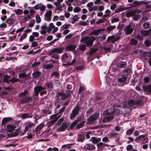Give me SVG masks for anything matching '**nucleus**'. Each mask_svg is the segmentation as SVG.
Wrapping results in <instances>:
<instances>
[{"label": "nucleus", "mask_w": 151, "mask_h": 151, "mask_svg": "<svg viewBox=\"0 0 151 151\" xmlns=\"http://www.w3.org/2000/svg\"><path fill=\"white\" fill-rule=\"evenodd\" d=\"M13 12L17 15H21L23 13L25 15L24 17L22 19V22H25L28 21L31 17L32 16L35 12V11L33 9H30L29 11L27 10H23L20 9H15Z\"/></svg>", "instance_id": "f257e3e1"}, {"label": "nucleus", "mask_w": 151, "mask_h": 151, "mask_svg": "<svg viewBox=\"0 0 151 151\" xmlns=\"http://www.w3.org/2000/svg\"><path fill=\"white\" fill-rule=\"evenodd\" d=\"M144 104L142 100L135 101L133 100H131L129 101L127 103L124 102L123 104L125 105L124 107L129 108H137L139 106L142 105Z\"/></svg>", "instance_id": "f03ea898"}, {"label": "nucleus", "mask_w": 151, "mask_h": 151, "mask_svg": "<svg viewBox=\"0 0 151 151\" xmlns=\"http://www.w3.org/2000/svg\"><path fill=\"white\" fill-rule=\"evenodd\" d=\"M114 109H108L104 111V115L106 116H107L103 119V122H105L109 121L113 118L114 116L113 115V114L114 113H116V114L117 113L114 110Z\"/></svg>", "instance_id": "7ed1b4c3"}, {"label": "nucleus", "mask_w": 151, "mask_h": 151, "mask_svg": "<svg viewBox=\"0 0 151 151\" xmlns=\"http://www.w3.org/2000/svg\"><path fill=\"white\" fill-rule=\"evenodd\" d=\"M95 39V38L93 37L87 36L82 38L81 39V41L86 44L87 46H91L92 45L93 42Z\"/></svg>", "instance_id": "20e7f679"}, {"label": "nucleus", "mask_w": 151, "mask_h": 151, "mask_svg": "<svg viewBox=\"0 0 151 151\" xmlns=\"http://www.w3.org/2000/svg\"><path fill=\"white\" fill-rule=\"evenodd\" d=\"M45 88V87H43L40 86H35L34 88L35 91V95L37 96L40 92V94L41 95H42L44 93H46V91L44 90Z\"/></svg>", "instance_id": "39448f33"}, {"label": "nucleus", "mask_w": 151, "mask_h": 151, "mask_svg": "<svg viewBox=\"0 0 151 151\" xmlns=\"http://www.w3.org/2000/svg\"><path fill=\"white\" fill-rule=\"evenodd\" d=\"M99 115V113L94 114L88 119L87 123L90 124H92L98 118Z\"/></svg>", "instance_id": "423d86ee"}, {"label": "nucleus", "mask_w": 151, "mask_h": 151, "mask_svg": "<svg viewBox=\"0 0 151 151\" xmlns=\"http://www.w3.org/2000/svg\"><path fill=\"white\" fill-rule=\"evenodd\" d=\"M52 14V12L51 10H47L44 15V20L47 21H50Z\"/></svg>", "instance_id": "0eeeda50"}, {"label": "nucleus", "mask_w": 151, "mask_h": 151, "mask_svg": "<svg viewBox=\"0 0 151 151\" xmlns=\"http://www.w3.org/2000/svg\"><path fill=\"white\" fill-rule=\"evenodd\" d=\"M60 116L58 117L56 115H53L50 116V118L53 119L52 120L50 121L47 122V125L48 127H50L53 125V124L58 120V118Z\"/></svg>", "instance_id": "6e6552de"}, {"label": "nucleus", "mask_w": 151, "mask_h": 151, "mask_svg": "<svg viewBox=\"0 0 151 151\" xmlns=\"http://www.w3.org/2000/svg\"><path fill=\"white\" fill-rule=\"evenodd\" d=\"M138 141H142V143L144 144L147 142L148 139L147 137L145 135H141L136 137L135 139V141L136 142Z\"/></svg>", "instance_id": "1a4fd4ad"}, {"label": "nucleus", "mask_w": 151, "mask_h": 151, "mask_svg": "<svg viewBox=\"0 0 151 151\" xmlns=\"http://www.w3.org/2000/svg\"><path fill=\"white\" fill-rule=\"evenodd\" d=\"M134 27L131 24L128 25L124 29L125 34L127 35L131 34L134 30Z\"/></svg>", "instance_id": "9d476101"}, {"label": "nucleus", "mask_w": 151, "mask_h": 151, "mask_svg": "<svg viewBox=\"0 0 151 151\" xmlns=\"http://www.w3.org/2000/svg\"><path fill=\"white\" fill-rule=\"evenodd\" d=\"M143 89L146 94H151V84L146 86H143Z\"/></svg>", "instance_id": "9b49d317"}, {"label": "nucleus", "mask_w": 151, "mask_h": 151, "mask_svg": "<svg viewBox=\"0 0 151 151\" xmlns=\"http://www.w3.org/2000/svg\"><path fill=\"white\" fill-rule=\"evenodd\" d=\"M64 49V47L56 48L52 49L51 51V54L54 53H61L63 52Z\"/></svg>", "instance_id": "f8f14e48"}, {"label": "nucleus", "mask_w": 151, "mask_h": 151, "mask_svg": "<svg viewBox=\"0 0 151 151\" xmlns=\"http://www.w3.org/2000/svg\"><path fill=\"white\" fill-rule=\"evenodd\" d=\"M67 127V124L65 123H63L62 126L57 129L56 131L58 132L65 131Z\"/></svg>", "instance_id": "ddd939ff"}, {"label": "nucleus", "mask_w": 151, "mask_h": 151, "mask_svg": "<svg viewBox=\"0 0 151 151\" xmlns=\"http://www.w3.org/2000/svg\"><path fill=\"white\" fill-rule=\"evenodd\" d=\"M79 109V108L78 106H76L75 109H73L72 112L70 116V117L71 118L75 116L78 114Z\"/></svg>", "instance_id": "4468645a"}, {"label": "nucleus", "mask_w": 151, "mask_h": 151, "mask_svg": "<svg viewBox=\"0 0 151 151\" xmlns=\"http://www.w3.org/2000/svg\"><path fill=\"white\" fill-rule=\"evenodd\" d=\"M119 38V37L118 36H117L116 37H115L114 36H109L108 37L107 40L111 41V42H114L117 41Z\"/></svg>", "instance_id": "2eb2a0df"}, {"label": "nucleus", "mask_w": 151, "mask_h": 151, "mask_svg": "<svg viewBox=\"0 0 151 151\" xmlns=\"http://www.w3.org/2000/svg\"><path fill=\"white\" fill-rule=\"evenodd\" d=\"M49 29L51 30L53 29L52 30L53 33L56 32L58 30V28L57 27H55L52 23H50L49 24Z\"/></svg>", "instance_id": "dca6fc26"}, {"label": "nucleus", "mask_w": 151, "mask_h": 151, "mask_svg": "<svg viewBox=\"0 0 151 151\" xmlns=\"http://www.w3.org/2000/svg\"><path fill=\"white\" fill-rule=\"evenodd\" d=\"M26 124L27 126L24 129V132H26V131H27L29 129L31 128L32 126L34 124L33 123L30 122H26Z\"/></svg>", "instance_id": "f3484780"}, {"label": "nucleus", "mask_w": 151, "mask_h": 151, "mask_svg": "<svg viewBox=\"0 0 151 151\" xmlns=\"http://www.w3.org/2000/svg\"><path fill=\"white\" fill-rule=\"evenodd\" d=\"M84 148L89 150H92L95 149V147L92 144H88L84 146Z\"/></svg>", "instance_id": "a211bd4d"}, {"label": "nucleus", "mask_w": 151, "mask_h": 151, "mask_svg": "<svg viewBox=\"0 0 151 151\" xmlns=\"http://www.w3.org/2000/svg\"><path fill=\"white\" fill-rule=\"evenodd\" d=\"M15 127L14 126L9 124L6 126V129L8 132H12L13 131Z\"/></svg>", "instance_id": "6ab92c4d"}, {"label": "nucleus", "mask_w": 151, "mask_h": 151, "mask_svg": "<svg viewBox=\"0 0 151 151\" xmlns=\"http://www.w3.org/2000/svg\"><path fill=\"white\" fill-rule=\"evenodd\" d=\"M108 145L105 143L102 142H99L97 144V146L99 150L102 149L103 147L105 146H107Z\"/></svg>", "instance_id": "aec40b11"}, {"label": "nucleus", "mask_w": 151, "mask_h": 151, "mask_svg": "<svg viewBox=\"0 0 151 151\" xmlns=\"http://www.w3.org/2000/svg\"><path fill=\"white\" fill-rule=\"evenodd\" d=\"M90 140L93 143L96 144L101 141L100 138H97L95 137H92L90 139Z\"/></svg>", "instance_id": "412c9836"}, {"label": "nucleus", "mask_w": 151, "mask_h": 151, "mask_svg": "<svg viewBox=\"0 0 151 151\" xmlns=\"http://www.w3.org/2000/svg\"><path fill=\"white\" fill-rule=\"evenodd\" d=\"M76 47V46L75 45L70 44L67 45L65 47V49L67 51L73 50L75 49Z\"/></svg>", "instance_id": "4be33fe9"}, {"label": "nucleus", "mask_w": 151, "mask_h": 151, "mask_svg": "<svg viewBox=\"0 0 151 151\" xmlns=\"http://www.w3.org/2000/svg\"><path fill=\"white\" fill-rule=\"evenodd\" d=\"M127 78L124 76H122L121 78H119L118 80L119 83H122V86H123L125 83L126 81Z\"/></svg>", "instance_id": "5701e85b"}, {"label": "nucleus", "mask_w": 151, "mask_h": 151, "mask_svg": "<svg viewBox=\"0 0 151 151\" xmlns=\"http://www.w3.org/2000/svg\"><path fill=\"white\" fill-rule=\"evenodd\" d=\"M41 30L40 33L41 34L45 35L47 32V27L46 25H43L41 27Z\"/></svg>", "instance_id": "b1692460"}, {"label": "nucleus", "mask_w": 151, "mask_h": 151, "mask_svg": "<svg viewBox=\"0 0 151 151\" xmlns=\"http://www.w3.org/2000/svg\"><path fill=\"white\" fill-rule=\"evenodd\" d=\"M79 19V18L78 17V15H76L73 18H70V22L73 24L74 23L78 21Z\"/></svg>", "instance_id": "393cba45"}, {"label": "nucleus", "mask_w": 151, "mask_h": 151, "mask_svg": "<svg viewBox=\"0 0 151 151\" xmlns=\"http://www.w3.org/2000/svg\"><path fill=\"white\" fill-rule=\"evenodd\" d=\"M41 75L40 73L38 71H35L32 73V76L33 77L37 79L39 78Z\"/></svg>", "instance_id": "a878e982"}, {"label": "nucleus", "mask_w": 151, "mask_h": 151, "mask_svg": "<svg viewBox=\"0 0 151 151\" xmlns=\"http://www.w3.org/2000/svg\"><path fill=\"white\" fill-rule=\"evenodd\" d=\"M30 98L29 97H26L24 98L21 100V102L22 104H24L29 102L30 100Z\"/></svg>", "instance_id": "bb28decb"}, {"label": "nucleus", "mask_w": 151, "mask_h": 151, "mask_svg": "<svg viewBox=\"0 0 151 151\" xmlns=\"http://www.w3.org/2000/svg\"><path fill=\"white\" fill-rule=\"evenodd\" d=\"M127 9L126 8L122 6H120L119 8L116 9L115 10V12H119L122 11H123Z\"/></svg>", "instance_id": "cd10ccee"}, {"label": "nucleus", "mask_w": 151, "mask_h": 151, "mask_svg": "<svg viewBox=\"0 0 151 151\" xmlns=\"http://www.w3.org/2000/svg\"><path fill=\"white\" fill-rule=\"evenodd\" d=\"M85 139V136L83 134L78 135V141L82 142Z\"/></svg>", "instance_id": "c85d7f7f"}, {"label": "nucleus", "mask_w": 151, "mask_h": 151, "mask_svg": "<svg viewBox=\"0 0 151 151\" xmlns=\"http://www.w3.org/2000/svg\"><path fill=\"white\" fill-rule=\"evenodd\" d=\"M70 24H65L63 25H62L61 27V29L62 30H63L64 29H67L69 28H70Z\"/></svg>", "instance_id": "c756f323"}, {"label": "nucleus", "mask_w": 151, "mask_h": 151, "mask_svg": "<svg viewBox=\"0 0 151 151\" xmlns=\"http://www.w3.org/2000/svg\"><path fill=\"white\" fill-rule=\"evenodd\" d=\"M134 11L133 10L127 12L126 14V16L127 17H129L132 16H133V15H134Z\"/></svg>", "instance_id": "7c9ffc66"}, {"label": "nucleus", "mask_w": 151, "mask_h": 151, "mask_svg": "<svg viewBox=\"0 0 151 151\" xmlns=\"http://www.w3.org/2000/svg\"><path fill=\"white\" fill-rule=\"evenodd\" d=\"M105 14L103 16L104 17H106L110 16L111 12L109 9H107L105 12Z\"/></svg>", "instance_id": "2f4dec72"}, {"label": "nucleus", "mask_w": 151, "mask_h": 151, "mask_svg": "<svg viewBox=\"0 0 151 151\" xmlns=\"http://www.w3.org/2000/svg\"><path fill=\"white\" fill-rule=\"evenodd\" d=\"M140 33L142 36H146L149 34L150 32L148 31L142 30Z\"/></svg>", "instance_id": "473e14b6"}, {"label": "nucleus", "mask_w": 151, "mask_h": 151, "mask_svg": "<svg viewBox=\"0 0 151 151\" xmlns=\"http://www.w3.org/2000/svg\"><path fill=\"white\" fill-rule=\"evenodd\" d=\"M52 53L51 54V52L49 53V55L50 57L52 58H55L56 59L58 60L59 59L58 55L57 54H52Z\"/></svg>", "instance_id": "72a5a7b5"}, {"label": "nucleus", "mask_w": 151, "mask_h": 151, "mask_svg": "<svg viewBox=\"0 0 151 151\" xmlns=\"http://www.w3.org/2000/svg\"><path fill=\"white\" fill-rule=\"evenodd\" d=\"M134 130V128H132L127 131L126 132V134L127 135H130L132 134Z\"/></svg>", "instance_id": "f704fd0d"}, {"label": "nucleus", "mask_w": 151, "mask_h": 151, "mask_svg": "<svg viewBox=\"0 0 151 151\" xmlns=\"http://www.w3.org/2000/svg\"><path fill=\"white\" fill-rule=\"evenodd\" d=\"M44 124L42 123H41L37 126L35 128V131H38L42 129L44 127Z\"/></svg>", "instance_id": "c9c22d12"}, {"label": "nucleus", "mask_w": 151, "mask_h": 151, "mask_svg": "<svg viewBox=\"0 0 151 151\" xmlns=\"http://www.w3.org/2000/svg\"><path fill=\"white\" fill-rule=\"evenodd\" d=\"M3 81L4 82L9 83V79L10 78V76L8 75H5L3 77Z\"/></svg>", "instance_id": "e433bc0d"}, {"label": "nucleus", "mask_w": 151, "mask_h": 151, "mask_svg": "<svg viewBox=\"0 0 151 151\" xmlns=\"http://www.w3.org/2000/svg\"><path fill=\"white\" fill-rule=\"evenodd\" d=\"M68 57V55H67L66 53H64L61 56V59L63 61L64 60H68L67 58Z\"/></svg>", "instance_id": "4c0bfd02"}, {"label": "nucleus", "mask_w": 151, "mask_h": 151, "mask_svg": "<svg viewBox=\"0 0 151 151\" xmlns=\"http://www.w3.org/2000/svg\"><path fill=\"white\" fill-rule=\"evenodd\" d=\"M116 28L115 25L110 26L107 28V32L108 33H109L111 31L115 29Z\"/></svg>", "instance_id": "58836bf2"}, {"label": "nucleus", "mask_w": 151, "mask_h": 151, "mask_svg": "<svg viewBox=\"0 0 151 151\" xmlns=\"http://www.w3.org/2000/svg\"><path fill=\"white\" fill-rule=\"evenodd\" d=\"M127 66V63L125 62H120L119 64V66L120 68H125Z\"/></svg>", "instance_id": "ea45409f"}, {"label": "nucleus", "mask_w": 151, "mask_h": 151, "mask_svg": "<svg viewBox=\"0 0 151 151\" xmlns=\"http://www.w3.org/2000/svg\"><path fill=\"white\" fill-rule=\"evenodd\" d=\"M59 96H61V99H65L67 97L65 93L63 92H61L59 94Z\"/></svg>", "instance_id": "a19ab883"}, {"label": "nucleus", "mask_w": 151, "mask_h": 151, "mask_svg": "<svg viewBox=\"0 0 151 151\" xmlns=\"http://www.w3.org/2000/svg\"><path fill=\"white\" fill-rule=\"evenodd\" d=\"M101 31V30L100 29L95 30L92 32L91 33V34L93 35H99Z\"/></svg>", "instance_id": "79ce46f5"}, {"label": "nucleus", "mask_w": 151, "mask_h": 151, "mask_svg": "<svg viewBox=\"0 0 151 151\" xmlns=\"http://www.w3.org/2000/svg\"><path fill=\"white\" fill-rule=\"evenodd\" d=\"M144 43L147 47H150L151 45V42L150 40H146L145 41Z\"/></svg>", "instance_id": "37998d69"}, {"label": "nucleus", "mask_w": 151, "mask_h": 151, "mask_svg": "<svg viewBox=\"0 0 151 151\" xmlns=\"http://www.w3.org/2000/svg\"><path fill=\"white\" fill-rule=\"evenodd\" d=\"M27 37V35L26 34L24 33L20 36L19 41L20 42L22 41L23 40L25 39Z\"/></svg>", "instance_id": "c03bdc74"}, {"label": "nucleus", "mask_w": 151, "mask_h": 151, "mask_svg": "<svg viewBox=\"0 0 151 151\" xmlns=\"http://www.w3.org/2000/svg\"><path fill=\"white\" fill-rule=\"evenodd\" d=\"M14 22V20L10 18H8L6 21V22L9 24L13 23Z\"/></svg>", "instance_id": "a18cd8bd"}, {"label": "nucleus", "mask_w": 151, "mask_h": 151, "mask_svg": "<svg viewBox=\"0 0 151 151\" xmlns=\"http://www.w3.org/2000/svg\"><path fill=\"white\" fill-rule=\"evenodd\" d=\"M131 72V70L129 68H127L125 69L124 71V74L127 75L129 74Z\"/></svg>", "instance_id": "49530a36"}, {"label": "nucleus", "mask_w": 151, "mask_h": 151, "mask_svg": "<svg viewBox=\"0 0 151 151\" xmlns=\"http://www.w3.org/2000/svg\"><path fill=\"white\" fill-rule=\"evenodd\" d=\"M81 10V8L78 6L75 7L73 9V11L75 13L78 12H80Z\"/></svg>", "instance_id": "de8ad7c7"}, {"label": "nucleus", "mask_w": 151, "mask_h": 151, "mask_svg": "<svg viewBox=\"0 0 151 151\" xmlns=\"http://www.w3.org/2000/svg\"><path fill=\"white\" fill-rule=\"evenodd\" d=\"M141 16L139 15L134 14L133 15V19L135 21L139 19L140 18Z\"/></svg>", "instance_id": "09e8293b"}, {"label": "nucleus", "mask_w": 151, "mask_h": 151, "mask_svg": "<svg viewBox=\"0 0 151 151\" xmlns=\"http://www.w3.org/2000/svg\"><path fill=\"white\" fill-rule=\"evenodd\" d=\"M35 23V20L34 19L31 20L30 21L29 23L28 24L29 27H32L33 26Z\"/></svg>", "instance_id": "8fccbe9b"}, {"label": "nucleus", "mask_w": 151, "mask_h": 151, "mask_svg": "<svg viewBox=\"0 0 151 151\" xmlns=\"http://www.w3.org/2000/svg\"><path fill=\"white\" fill-rule=\"evenodd\" d=\"M36 22L37 23H40L41 21V18L39 14H37L35 17Z\"/></svg>", "instance_id": "3c124183"}, {"label": "nucleus", "mask_w": 151, "mask_h": 151, "mask_svg": "<svg viewBox=\"0 0 151 151\" xmlns=\"http://www.w3.org/2000/svg\"><path fill=\"white\" fill-rule=\"evenodd\" d=\"M63 1V0H57L56 1L54 2V4L56 6H58L60 5V3Z\"/></svg>", "instance_id": "603ef678"}, {"label": "nucleus", "mask_w": 151, "mask_h": 151, "mask_svg": "<svg viewBox=\"0 0 151 151\" xmlns=\"http://www.w3.org/2000/svg\"><path fill=\"white\" fill-rule=\"evenodd\" d=\"M53 66V65L51 64L44 65L43 67L46 69H49L51 68Z\"/></svg>", "instance_id": "864d4df0"}, {"label": "nucleus", "mask_w": 151, "mask_h": 151, "mask_svg": "<svg viewBox=\"0 0 151 151\" xmlns=\"http://www.w3.org/2000/svg\"><path fill=\"white\" fill-rule=\"evenodd\" d=\"M27 93V91L25 90L23 92L19 93V96L20 97H22L25 96Z\"/></svg>", "instance_id": "5fc2aeb1"}, {"label": "nucleus", "mask_w": 151, "mask_h": 151, "mask_svg": "<svg viewBox=\"0 0 151 151\" xmlns=\"http://www.w3.org/2000/svg\"><path fill=\"white\" fill-rule=\"evenodd\" d=\"M117 133L116 132H111L109 134V137H116V135H117Z\"/></svg>", "instance_id": "6e6d98bb"}, {"label": "nucleus", "mask_w": 151, "mask_h": 151, "mask_svg": "<svg viewBox=\"0 0 151 151\" xmlns=\"http://www.w3.org/2000/svg\"><path fill=\"white\" fill-rule=\"evenodd\" d=\"M39 9L41 11H44L46 9V7L43 5L40 4Z\"/></svg>", "instance_id": "4d7b16f0"}, {"label": "nucleus", "mask_w": 151, "mask_h": 151, "mask_svg": "<svg viewBox=\"0 0 151 151\" xmlns=\"http://www.w3.org/2000/svg\"><path fill=\"white\" fill-rule=\"evenodd\" d=\"M138 43L137 41L134 39H132L131 40L130 43L132 45H135L137 44Z\"/></svg>", "instance_id": "13d9d810"}, {"label": "nucleus", "mask_w": 151, "mask_h": 151, "mask_svg": "<svg viewBox=\"0 0 151 151\" xmlns=\"http://www.w3.org/2000/svg\"><path fill=\"white\" fill-rule=\"evenodd\" d=\"M72 144H67L65 145H62L61 147L62 148H71V145Z\"/></svg>", "instance_id": "bf43d9fd"}, {"label": "nucleus", "mask_w": 151, "mask_h": 151, "mask_svg": "<svg viewBox=\"0 0 151 151\" xmlns=\"http://www.w3.org/2000/svg\"><path fill=\"white\" fill-rule=\"evenodd\" d=\"M143 26L145 29H147L150 26V24L148 22H145L143 24Z\"/></svg>", "instance_id": "052dcab7"}, {"label": "nucleus", "mask_w": 151, "mask_h": 151, "mask_svg": "<svg viewBox=\"0 0 151 151\" xmlns=\"http://www.w3.org/2000/svg\"><path fill=\"white\" fill-rule=\"evenodd\" d=\"M133 146L131 145H128L126 147V150L127 151H130L132 150Z\"/></svg>", "instance_id": "680f3d73"}, {"label": "nucleus", "mask_w": 151, "mask_h": 151, "mask_svg": "<svg viewBox=\"0 0 151 151\" xmlns=\"http://www.w3.org/2000/svg\"><path fill=\"white\" fill-rule=\"evenodd\" d=\"M119 19L118 18H111V22L112 23H114L115 22H117L119 21Z\"/></svg>", "instance_id": "e2e57ef3"}, {"label": "nucleus", "mask_w": 151, "mask_h": 151, "mask_svg": "<svg viewBox=\"0 0 151 151\" xmlns=\"http://www.w3.org/2000/svg\"><path fill=\"white\" fill-rule=\"evenodd\" d=\"M46 85L48 89H51L52 87V85L51 83H48Z\"/></svg>", "instance_id": "0e129e2a"}, {"label": "nucleus", "mask_w": 151, "mask_h": 151, "mask_svg": "<svg viewBox=\"0 0 151 151\" xmlns=\"http://www.w3.org/2000/svg\"><path fill=\"white\" fill-rule=\"evenodd\" d=\"M11 118H4L2 119V122L4 123H6L8 121L10 120Z\"/></svg>", "instance_id": "69168bd1"}, {"label": "nucleus", "mask_w": 151, "mask_h": 151, "mask_svg": "<svg viewBox=\"0 0 151 151\" xmlns=\"http://www.w3.org/2000/svg\"><path fill=\"white\" fill-rule=\"evenodd\" d=\"M64 120V118H61L59 119L57 123L56 124V125L59 126L61 124V122L63 121Z\"/></svg>", "instance_id": "338daca9"}, {"label": "nucleus", "mask_w": 151, "mask_h": 151, "mask_svg": "<svg viewBox=\"0 0 151 151\" xmlns=\"http://www.w3.org/2000/svg\"><path fill=\"white\" fill-rule=\"evenodd\" d=\"M21 117L23 119L27 118L28 117V114H22L21 115Z\"/></svg>", "instance_id": "774afa93"}]
</instances>
